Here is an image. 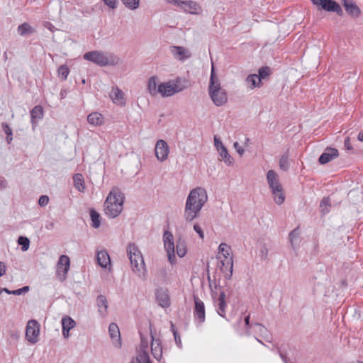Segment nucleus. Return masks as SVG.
I'll return each mask as SVG.
<instances>
[{"mask_svg": "<svg viewBox=\"0 0 363 363\" xmlns=\"http://www.w3.org/2000/svg\"><path fill=\"white\" fill-rule=\"evenodd\" d=\"M208 200L206 191L201 187L192 189L186 201L184 217L186 221L196 218Z\"/></svg>", "mask_w": 363, "mask_h": 363, "instance_id": "f257e3e1", "label": "nucleus"}, {"mask_svg": "<svg viewBox=\"0 0 363 363\" xmlns=\"http://www.w3.org/2000/svg\"><path fill=\"white\" fill-rule=\"evenodd\" d=\"M125 196L121 189L113 187L104 202V212L111 218L118 216L123 211Z\"/></svg>", "mask_w": 363, "mask_h": 363, "instance_id": "f03ea898", "label": "nucleus"}, {"mask_svg": "<svg viewBox=\"0 0 363 363\" xmlns=\"http://www.w3.org/2000/svg\"><path fill=\"white\" fill-rule=\"evenodd\" d=\"M208 92L211 99L217 106H221L228 101L227 93L221 87L220 81L216 76L213 66L211 69Z\"/></svg>", "mask_w": 363, "mask_h": 363, "instance_id": "7ed1b4c3", "label": "nucleus"}, {"mask_svg": "<svg viewBox=\"0 0 363 363\" xmlns=\"http://www.w3.org/2000/svg\"><path fill=\"white\" fill-rule=\"evenodd\" d=\"M83 57L100 67L114 66L119 62V58L113 54L99 50L87 52Z\"/></svg>", "mask_w": 363, "mask_h": 363, "instance_id": "20e7f679", "label": "nucleus"}, {"mask_svg": "<svg viewBox=\"0 0 363 363\" xmlns=\"http://www.w3.org/2000/svg\"><path fill=\"white\" fill-rule=\"evenodd\" d=\"M219 255L218 258L220 259V269L225 273V277L229 279L233 274V260L230 256L231 249L226 243L220 244Z\"/></svg>", "mask_w": 363, "mask_h": 363, "instance_id": "39448f33", "label": "nucleus"}, {"mask_svg": "<svg viewBox=\"0 0 363 363\" xmlns=\"http://www.w3.org/2000/svg\"><path fill=\"white\" fill-rule=\"evenodd\" d=\"M267 181L274 195V199L277 204L281 205L284 203L285 196L283 193L282 186L281 185L278 174L274 170H269L267 173Z\"/></svg>", "mask_w": 363, "mask_h": 363, "instance_id": "423d86ee", "label": "nucleus"}, {"mask_svg": "<svg viewBox=\"0 0 363 363\" xmlns=\"http://www.w3.org/2000/svg\"><path fill=\"white\" fill-rule=\"evenodd\" d=\"M127 254L133 270L138 272L140 275L145 270V262L141 252L135 244L131 243L127 247Z\"/></svg>", "mask_w": 363, "mask_h": 363, "instance_id": "0eeeda50", "label": "nucleus"}, {"mask_svg": "<svg viewBox=\"0 0 363 363\" xmlns=\"http://www.w3.org/2000/svg\"><path fill=\"white\" fill-rule=\"evenodd\" d=\"M313 4L318 7V10H324L328 12H335L342 16L343 12L340 4L334 0H311Z\"/></svg>", "mask_w": 363, "mask_h": 363, "instance_id": "6e6552de", "label": "nucleus"}, {"mask_svg": "<svg viewBox=\"0 0 363 363\" xmlns=\"http://www.w3.org/2000/svg\"><path fill=\"white\" fill-rule=\"evenodd\" d=\"M148 340L140 335V344L137 356L130 363H151L148 354Z\"/></svg>", "mask_w": 363, "mask_h": 363, "instance_id": "1a4fd4ad", "label": "nucleus"}, {"mask_svg": "<svg viewBox=\"0 0 363 363\" xmlns=\"http://www.w3.org/2000/svg\"><path fill=\"white\" fill-rule=\"evenodd\" d=\"M40 334V324L35 320L28 322L26 328V339L31 344H35L38 341Z\"/></svg>", "mask_w": 363, "mask_h": 363, "instance_id": "9d476101", "label": "nucleus"}, {"mask_svg": "<svg viewBox=\"0 0 363 363\" xmlns=\"http://www.w3.org/2000/svg\"><path fill=\"white\" fill-rule=\"evenodd\" d=\"M69 265V258L67 255H61L57 262L56 269V277L59 281H63L66 279Z\"/></svg>", "mask_w": 363, "mask_h": 363, "instance_id": "9b49d317", "label": "nucleus"}, {"mask_svg": "<svg viewBox=\"0 0 363 363\" xmlns=\"http://www.w3.org/2000/svg\"><path fill=\"white\" fill-rule=\"evenodd\" d=\"M193 313L194 321L197 325H201L205 322V305L198 296H194V309Z\"/></svg>", "mask_w": 363, "mask_h": 363, "instance_id": "f8f14e48", "label": "nucleus"}, {"mask_svg": "<svg viewBox=\"0 0 363 363\" xmlns=\"http://www.w3.org/2000/svg\"><path fill=\"white\" fill-rule=\"evenodd\" d=\"M163 241L164 248L167 253L168 259L170 263H174L175 260V247L172 233L166 230L163 235Z\"/></svg>", "mask_w": 363, "mask_h": 363, "instance_id": "ddd939ff", "label": "nucleus"}, {"mask_svg": "<svg viewBox=\"0 0 363 363\" xmlns=\"http://www.w3.org/2000/svg\"><path fill=\"white\" fill-rule=\"evenodd\" d=\"M155 152L156 157L159 161H165L169 153V149L167 142L164 140H159L156 143Z\"/></svg>", "mask_w": 363, "mask_h": 363, "instance_id": "4468645a", "label": "nucleus"}, {"mask_svg": "<svg viewBox=\"0 0 363 363\" xmlns=\"http://www.w3.org/2000/svg\"><path fill=\"white\" fill-rule=\"evenodd\" d=\"M347 13L354 18H358L361 14L359 7L353 0H341Z\"/></svg>", "mask_w": 363, "mask_h": 363, "instance_id": "2eb2a0df", "label": "nucleus"}, {"mask_svg": "<svg viewBox=\"0 0 363 363\" xmlns=\"http://www.w3.org/2000/svg\"><path fill=\"white\" fill-rule=\"evenodd\" d=\"M229 297L230 296H218L217 298L214 299L216 311L218 314L223 318L225 317Z\"/></svg>", "mask_w": 363, "mask_h": 363, "instance_id": "dca6fc26", "label": "nucleus"}, {"mask_svg": "<svg viewBox=\"0 0 363 363\" xmlns=\"http://www.w3.org/2000/svg\"><path fill=\"white\" fill-rule=\"evenodd\" d=\"M339 155L338 150L335 148L327 147L324 152L320 156L318 161L321 164H327Z\"/></svg>", "mask_w": 363, "mask_h": 363, "instance_id": "f3484780", "label": "nucleus"}, {"mask_svg": "<svg viewBox=\"0 0 363 363\" xmlns=\"http://www.w3.org/2000/svg\"><path fill=\"white\" fill-rule=\"evenodd\" d=\"M151 352L155 359L160 361L162 357V347L161 345L160 340L159 339H155L151 334Z\"/></svg>", "mask_w": 363, "mask_h": 363, "instance_id": "a211bd4d", "label": "nucleus"}, {"mask_svg": "<svg viewBox=\"0 0 363 363\" xmlns=\"http://www.w3.org/2000/svg\"><path fill=\"white\" fill-rule=\"evenodd\" d=\"M171 52L174 57L178 60H184L190 57L189 50L181 46H172Z\"/></svg>", "mask_w": 363, "mask_h": 363, "instance_id": "6ab92c4d", "label": "nucleus"}, {"mask_svg": "<svg viewBox=\"0 0 363 363\" xmlns=\"http://www.w3.org/2000/svg\"><path fill=\"white\" fill-rule=\"evenodd\" d=\"M108 333L115 346L120 347L121 345V334L118 325L116 323H111L108 327Z\"/></svg>", "mask_w": 363, "mask_h": 363, "instance_id": "aec40b11", "label": "nucleus"}, {"mask_svg": "<svg viewBox=\"0 0 363 363\" xmlns=\"http://www.w3.org/2000/svg\"><path fill=\"white\" fill-rule=\"evenodd\" d=\"M177 91L170 82L162 83L158 86V93L163 97L172 96Z\"/></svg>", "mask_w": 363, "mask_h": 363, "instance_id": "412c9836", "label": "nucleus"}, {"mask_svg": "<svg viewBox=\"0 0 363 363\" xmlns=\"http://www.w3.org/2000/svg\"><path fill=\"white\" fill-rule=\"evenodd\" d=\"M43 108L40 105L34 106L33 108L30 111L31 123L33 128L36 126L38 121L43 118Z\"/></svg>", "mask_w": 363, "mask_h": 363, "instance_id": "4be33fe9", "label": "nucleus"}, {"mask_svg": "<svg viewBox=\"0 0 363 363\" xmlns=\"http://www.w3.org/2000/svg\"><path fill=\"white\" fill-rule=\"evenodd\" d=\"M96 259L98 264L103 268H107L111 265L110 257L106 250L98 252Z\"/></svg>", "mask_w": 363, "mask_h": 363, "instance_id": "5701e85b", "label": "nucleus"}, {"mask_svg": "<svg viewBox=\"0 0 363 363\" xmlns=\"http://www.w3.org/2000/svg\"><path fill=\"white\" fill-rule=\"evenodd\" d=\"M123 92L118 87H113L111 94V97L113 103L119 105H125V100L123 97Z\"/></svg>", "mask_w": 363, "mask_h": 363, "instance_id": "b1692460", "label": "nucleus"}, {"mask_svg": "<svg viewBox=\"0 0 363 363\" xmlns=\"http://www.w3.org/2000/svg\"><path fill=\"white\" fill-rule=\"evenodd\" d=\"M181 8H182L184 11L188 12L189 13H197L199 8V4L193 1H186L181 2Z\"/></svg>", "mask_w": 363, "mask_h": 363, "instance_id": "393cba45", "label": "nucleus"}, {"mask_svg": "<svg viewBox=\"0 0 363 363\" xmlns=\"http://www.w3.org/2000/svg\"><path fill=\"white\" fill-rule=\"evenodd\" d=\"M17 32L19 35L24 37L35 33V29L28 23H23L18 26Z\"/></svg>", "mask_w": 363, "mask_h": 363, "instance_id": "a878e982", "label": "nucleus"}, {"mask_svg": "<svg viewBox=\"0 0 363 363\" xmlns=\"http://www.w3.org/2000/svg\"><path fill=\"white\" fill-rule=\"evenodd\" d=\"M291 245L293 249H296L299 246V243L301 241L300 239V230L299 227L294 229L289 235Z\"/></svg>", "mask_w": 363, "mask_h": 363, "instance_id": "bb28decb", "label": "nucleus"}, {"mask_svg": "<svg viewBox=\"0 0 363 363\" xmlns=\"http://www.w3.org/2000/svg\"><path fill=\"white\" fill-rule=\"evenodd\" d=\"M87 121L89 124L94 126L101 125L104 123V117L98 112H93L88 115Z\"/></svg>", "mask_w": 363, "mask_h": 363, "instance_id": "cd10ccee", "label": "nucleus"}, {"mask_svg": "<svg viewBox=\"0 0 363 363\" xmlns=\"http://www.w3.org/2000/svg\"><path fill=\"white\" fill-rule=\"evenodd\" d=\"M245 82L249 85V88L250 89L260 87L262 86V82L256 74H251L248 75Z\"/></svg>", "mask_w": 363, "mask_h": 363, "instance_id": "c85d7f7f", "label": "nucleus"}, {"mask_svg": "<svg viewBox=\"0 0 363 363\" xmlns=\"http://www.w3.org/2000/svg\"><path fill=\"white\" fill-rule=\"evenodd\" d=\"M97 306L99 312L101 316H105L107 313L108 301L106 296H98Z\"/></svg>", "mask_w": 363, "mask_h": 363, "instance_id": "c756f323", "label": "nucleus"}, {"mask_svg": "<svg viewBox=\"0 0 363 363\" xmlns=\"http://www.w3.org/2000/svg\"><path fill=\"white\" fill-rule=\"evenodd\" d=\"M74 186L80 192H84L85 189L84 181L82 174H76L73 177Z\"/></svg>", "mask_w": 363, "mask_h": 363, "instance_id": "7c9ffc66", "label": "nucleus"}, {"mask_svg": "<svg viewBox=\"0 0 363 363\" xmlns=\"http://www.w3.org/2000/svg\"><path fill=\"white\" fill-rule=\"evenodd\" d=\"M220 156L221 157L220 160L223 161L227 165L230 166L233 163V159L228 153V151L225 147H222L218 151Z\"/></svg>", "mask_w": 363, "mask_h": 363, "instance_id": "2f4dec72", "label": "nucleus"}, {"mask_svg": "<svg viewBox=\"0 0 363 363\" xmlns=\"http://www.w3.org/2000/svg\"><path fill=\"white\" fill-rule=\"evenodd\" d=\"M157 84V77L153 76L151 77L147 83V90L151 96H155L158 94V87Z\"/></svg>", "mask_w": 363, "mask_h": 363, "instance_id": "473e14b6", "label": "nucleus"}, {"mask_svg": "<svg viewBox=\"0 0 363 363\" xmlns=\"http://www.w3.org/2000/svg\"><path fill=\"white\" fill-rule=\"evenodd\" d=\"M90 217L91 220V226L94 228H98L101 225L100 215L94 209L90 210Z\"/></svg>", "mask_w": 363, "mask_h": 363, "instance_id": "72a5a7b5", "label": "nucleus"}, {"mask_svg": "<svg viewBox=\"0 0 363 363\" xmlns=\"http://www.w3.org/2000/svg\"><path fill=\"white\" fill-rule=\"evenodd\" d=\"M289 155L288 152L284 153L281 157L279 162V168L284 172H286L289 168Z\"/></svg>", "mask_w": 363, "mask_h": 363, "instance_id": "f704fd0d", "label": "nucleus"}, {"mask_svg": "<svg viewBox=\"0 0 363 363\" xmlns=\"http://www.w3.org/2000/svg\"><path fill=\"white\" fill-rule=\"evenodd\" d=\"M176 252L179 257H183L186 253V247L185 242L182 240H179L177 242Z\"/></svg>", "mask_w": 363, "mask_h": 363, "instance_id": "c9c22d12", "label": "nucleus"}, {"mask_svg": "<svg viewBox=\"0 0 363 363\" xmlns=\"http://www.w3.org/2000/svg\"><path fill=\"white\" fill-rule=\"evenodd\" d=\"M62 329H67L70 330L71 329L74 328V326L76 325V323L71 317L65 316L62 319Z\"/></svg>", "mask_w": 363, "mask_h": 363, "instance_id": "e433bc0d", "label": "nucleus"}, {"mask_svg": "<svg viewBox=\"0 0 363 363\" xmlns=\"http://www.w3.org/2000/svg\"><path fill=\"white\" fill-rule=\"evenodd\" d=\"M29 286H25L21 289H16V290H13V291H10L8 289L6 288H3L0 290V294H1V292L4 291L6 292V294H12V295H21V294L23 293H27L29 291Z\"/></svg>", "mask_w": 363, "mask_h": 363, "instance_id": "4c0bfd02", "label": "nucleus"}, {"mask_svg": "<svg viewBox=\"0 0 363 363\" xmlns=\"http://www.w3.org/2000/svg\"><path fill=\"white\" fill-rule=\"evenodd\" d=\"M272 74V70L269 67H262L259 69L257 77L259 78L260 81L265 79L267 77L270 76Z\"/></svg>", "mask_w": 363, "mask_h": 363, "instance_id": "58836bf2", "label": "nucleus"}, {"mask_svg": "<svg viewBox=\"0 0 363 363\" xmlns=\"http://www.w3.org/2000/svg\"><path fill=\"white\" fill-rule=\"evenodd\" d=\"M1 127H2L4 133L6 135V140L7 143L8 144H11V143L13 140L12 130L11 129L9 125L6 123H5V122H3L1 123Z\"/></svg>", "mask_w": 363, "mask_h": 363, "instance_id": "ea45409f", "label": "nucleus"}, {"mask_svg": "<svg viewBox=\"0 0 363 363\" xmlns=\"http://www.w3.org/2000/svg\"><path fill=\"white\" fill-rule=\"evenodd\" d=\"M330 200L329 198L325 197L320 201V208L323 214L328 213L330 211Z\"/></svg>", "mask_w": 363, "mask_h": 363, "instance_id": "a19ab883", "label": "nucleus"}, {"mask_svg": "<svg viewBox=\"0 0 363 363\" xmlns=\"http://www.w3.org/2000/svg\"><path fill=\"white\" fill-rule=\"evenodd\" d=\"M124 6L130 10H135L139 7L140 0H121Z\"/></svg>", "mask_w": 363, "mask_h": 363, "instance_id": "79ce46f5", "label": "nucleus"}, {"mask_svg": "<svg viewBox=\"0 0 363 363\" xmlns=\"http://www.w3.org/2000/svg\"><path fill=\"white\" fill-rule=\"evenodd\" d=\"M156 302L164 308L170 306L169 296H156Z\"/></svg>", "mask_w": 363, "mask_h": 363, "instance_id": "37998d69", "label": "nucleus"}, {"mask_svg": "<svg viewBox=\"0 0 363 363\" xmlns=\"http://www.w3.org/2000/svg\"><path fill=\"white\" fill-rule=\"evenodd\" d=\"M18 244L21 246V250L26 252L30 246V240L27 237L20 236L18 239Z\"/></svg>", "mask_w": 363, "mask_h": 363, "instance_id": "c03bdc74", "label": "nucleus"}, {"mask_svg": "<svg viewBox=\"0 0 363 363\" xmlns=\"http://www.w3.org/2000/svg\"><path fill=\"white\" fill-rule=\"evenodd\" d=\"M57 72H58L59 76L62 78V79L65 80V79H67V78L69 75V69L67 65H63L60 66V67L58 68Z\"/></svg>", "mask_w": 363, "mask_h": 363, "instance_id": "a18cd8bd", "label": "nucleus"}, {"mask_svg": "<svg viewBox=\"0 0 363 363\" xmlns=\"http://www.w3.org/2000/svg\"><path fill=\"white\" fill-rule=\"evenodd\" d=\"M103 2L111 9H115L117 7V0H102Z\"/></svg>", "mask_w": 363, "mask_h": 363, "instance_id": "49530a36", "label": "nucleus"}, {"mask_svg": "<svg viewBox=\"0 0 363 363\" xmlns=\"http://www.w3.org/2000/svg\"><path fill=\"white\" fill-rule=\"evenodd\" d=\"M49 202V197L45 195H43L39 198L38 204L40 206H45Z\"/></svg>", "mask_w": 363, "mask_h": 363, "instance_id": "de8ad7c7", "label": "nucleus"}, {"mask_svg": "<svg viewBox=\"0 0 363 363\" xmlns=\"http://www.w3.org/2000/svg\"><path fill=\"white\" fill-rule=\"evenodd\" d=\"M194 230L199 234L200 238H201V239L204 238V233H203L201 226L198 223H195L194 225Z\"/></svg>", "mask_w": 363, "mask_h": 363, "instance_id": "09e8293b", "label": "nucleus"}, {"mask_svg": "<svg viewBox=\"0 0 363 363\" xmlns=\"http://www.w3.org/2000/svg\"><path fill=\"white\" fill-rule=\"evenodd\" d=\"M234 148L235 149L236 152L242 156L245 150L240 145V144L238 142L234 143L233 144Z\"/></svg>", "mask_w": 363, "mask_h": 363, "instance_id": "8fccbe9b", "label": "nucleus"}, {"mask_svg": "<svg viewBox=\"0 0 363 363\" xmlns=\"http://www.w3.org/2000/svg\"><path fill=\"white\" fill-rule=\"evenodd\" d=\"M255 326L257 327V331L259 332L261 334L267 333V328L264 326H263L262 325H261L259 323H255Z\"/></svg>", "mask_w": 363, "mask_h": 363, "instance_id": "3c124183", "label": "nucleus"}, {"mask_svg": "<svg viewBox=\"0 0 363 363\" xmlns=\"http://www.w3.org/2000/svg\"><path fill=\"white\" fill-rule=\"evenodd\" d=\"M214 143L218 151H219V149H221L222 147H225L222 141L216 136L214 137Z\"/></svg>", "mask_w": 363, "mask_h": 363, "instance_id": "603ef678", "label": "nucleus"}, {"mask_svg": "<svg viewBox=\"0 0 363 363\" xmlns=\"http://www.w3.org/2000/svg\"><path fill=\"white\" fill-rule=\"evenodd\" d=\"M344 146H345V149L347 150H352L353 149V147L351 145L350 139L349 137H347L345 139Z\"/></svg>", "mask_w": 363, "mask_h": 363, "instance_id": "864d4df0", "label": "nucleus"}, {"mask_svg": "<svg viewBox=\"0 0 363 363\" xmlns=\"http://www.w3.org/2000/svg\"><path fill=\"white\" fill-rule=\"evenodd\" d=\"M268 255V250L265 246H263L260 250V256L262 259H267Z\"/></svg>", "mask_w": 363, "mask_h": 363, "instance_id": "5fc2aeb1", "label": "nucleus"}, {"mask_svg": "<svg viewBox=\"0 0 363 363\" xmlns=\"http://www.w3.org/2000/svg\"><path fill=\"white\" fill-rule=\"evenodd\" d=\"M174 340H175L176 344L177 345L178 347H180L182 346V340H181L180 335H179V333H177V334H174Z\"/></svg>", "mask_w": 363, "mask_h": 363, "instance_id": "6e6d98bb", "label": "nucleus"}, {"mask_svg": "<svg viewBox=\"0 0 363 363\" xmlns=\"http://www.w3.org/2000/svg\"><path fill=\"white\" fill-rule=\"evenodd\" d=\"M6 269V267L4 262H0V277L5 274Z\"/></svg>", "mask_w": 363, "mask_h": 363, "instance_id": "4d7b16f0", "label": "nucleus"}, {"mask_svg": "<svg viewBox=\"0 0 363 363\" xmlns=\"http://www.w3.org/2000/svg\"><path fill=\"white\" fill-rule=\"evenodd\" d=\"M167 1H168V3L177 5L179 7L181 6V4H182L181 2H182V1H180V0H167Z\"/></svg>", "mask_w": 363, "mask_h": 363, "instance_id": "13d9d810", "label": "nucleus"}, {"mask_svg": "<svg viewBox=\"0 0 363 363\" xmlns=\"http://www.w3.org/2000/svg\"><path fill=\"white\" fill-rule=\"evenodd\" d=\"M250 315H247L245 318V325L247 327V328H251L254 324L252 323L250 325Z\"/></svg>", "mask_w": 363, "mask_h": 363, "instance_id": "bf43d9fd", "label": "nucleus"}, {"mask_svg": "<svg viewBox=\"0 0 363 363\" xmlns=\"http://www.w3.org/2000/svg\"><path fill=\"white\" fill-rule=\"evenodd\" d=\"M278 353L281 357V359L282 360L285 359L287 358V356H286V352H284L282 350H281L280 349H278Z\"/></svg>", "mask_w": 363, "mask_h": 363, "instance_id": "052dcab7", "label": "nucleus"}, {"mask_svg": "<svg viewBox=\"0 0 363 363\" xmlns=\"http://www.w3.org/2000/svg\"><path fill=\"white\" fill-rule=\"evenodd\" d=\"M11 336L13 339L17 340V339L19 337V335H18V331H11Z\"/></svg>", "mask_w": 363, "mask_h": 363, "instance_id": "680f3d73", "label": "nucleus"}, {"mask_svg": "<svg viewBox=\"0 0 363 363\" xmlns=\"http://www.w3.org/2000/svg\"><path fill=\"white\" fill-rule=\"evenodd\" d=\"M69 330L67 329H62V335L65 338H68L69 336Z\"/></svg>", "mask_w": 363, "mask_h": 363, "instance_id": "e2e57ef3", "label": "nucleus"}, {"mask_svg": "<svg viewBox=\"0 0 363 363\" xmlns=\"http://www.w3.org/2000/svg\"><path fill=\"white\" fill-rule=\"evenodd\" d=\"M171 331L172 332L174 335V334L178 333V332L172 322H171Z\"/></svg>", "mask_w": 363, "mask_h": 363, "instance_id": "0e129e2a", "label": "nucleus"}, {"mask_svg": "<svg viewBox=\"0 0 363 363\" xmlns=\"http://www.w3.org/2000/svg\"><path fill=\"white\" fill-rule=\"evenodd\" d=\"M357 139L358 140H359L360 142H363V130H361L359 134H358V136H357Z\"/></svg>", "mask_w": 363, "mask_h": 363, "instance_id": "69168bd1", "label": "nucleus"}, {"mask_svg": "<svg viewBox=\"0 0 363 363\" xmlns=\"http://www.w3.org/2000/svg\"><path fill=\"white\" fill-rule=\"evenodd\" d=\"M44 26L50 30H52V28L53 27V26L50 22H45L44 23Z\"/></svg>", "mask_w": 363, "mask_h": 363, "instance_id": "338daca9", "label": "nucleus"}, {"mask_svg": "<svg viewBox=\"0 0 363 363\" xmlns=\"http://www.w3.org/2000/svg\"><path fill=\"white\" fill-rule=\"evenodd\" d=\"M282 361L284 362V363H291L288 358H286Z\"/></svg>", "mask_w": 363, "mask_h": 363, "instance_id": "774afa93", "label": "nucleus"}]
</instances>
